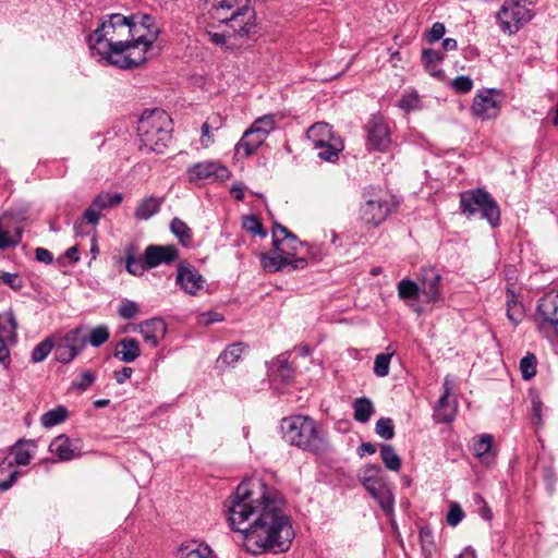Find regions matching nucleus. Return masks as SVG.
I'll return each instance as SVG.
<instances>
[{
    "instance_id": "6",
    "label": "nucleus",
    "mask_w": 558,
    "mask_h": 558,
    "mask_svg": "<svg viewBox=\"0 0 558 558\" xmlns=\"http://www.w3.org/2000/svg\"><path fill=\"white\" fill-rule=\"evenodd\" d=\"M159 29H151L148 33L131 36L124 39L121 47L111 53L107 62L119 69H133L143 64L147 59V51L158 37Z\"/></svg>"
},
{
    "instance_id": "19",
    "label": "nucleus",
    "mask_w": 558,
    "mask_h": 558,
    "mask_svg": "<svg viewBox=\"0 0 558 558\" xmlns=\"http://www.w3.org/2000/svg\"><path fill=\"white\" fill-rule=\"evenodd\" d=\"M49 450L56 453L60 461H70L82 456V444L80 439L59 435L50 442Z\"/></svg>"
},
{
    "instance_id": "29",
    "label": "nucleus",
    "mask_w": 558,
    "mask_h": 558,
    "mask_svg": "<svg viewBox=\"0 0 558 558\" xmlns=\"http://www.w3.org/2000/svg\"><path fill=\"white\" fill-rule=\"evenodd\" d=\"M17 322L12 311L0 313V337L7 341H16Z\"/></svg>"
},
{
    "instance_id": "57",
    "label": "nucleus",
    "mask_w": 558,
    "mask_h": 558,
    "mask_svg": "<svg viewBox=\"0 0 558 558\" xmlns=\"http://www.w3.org/2000/svg\"><path fill=\"white\" fill-rule=\"evenodd\" d=\"M399 107L402 110L411 111L420 107V98L416 93H405L399 100Z\"/></svg>"
},
{
    "instance_id": "31",
    "label": "nucleus",
    "mask_w": 558,
    "mask_h": 558,
    "mask_svg": "<svg viewBox=\"0 0 558 558\" xmlns=\"http://www.w3.org/2000/svg\"><path fill=\"white\" fill-rule=\"evenodd\" d=\"M317 150V156L328 162H335L339 158V154L343 150L344 144L342 140H333V142L323 144L322 147H313Z\"/></svg>"
},
{
    "instance_id": "43",
    "label": "nucleus",
    "mask_w": 558,
    "mask_h": 558,
    "mask_svg": "<svg viewBox=\"0 0 558 558\" xmlns=\"http://www.w3.org/2000/svg\"><path fill=\"white\" fill-rule=\"evenodd\" d=\"M392 355L393 352L379 353L375 356L373 371L377 377H386L389 374Z\"/></svg>"
},
{
    "instance_id": "25",
    "label": "nucleus",
    "mask_w": 558,
    "mask_h": 558,
    "mask_svg": "<svg viewBox=\"0 0 558 558\" xmlns=\"http://www.w3.org/2000/svg\"><path fill=\"white\" fill-rule=\"evenodd\" d=\"M141 355L140 342L135 338H123L116 347L114 357L124 363H132Z\"/></svg>"
},
{
    "instance_id": "41",
    "label": "nucleus",
    "mask_w": 558,
    "mask_h": 558,
    "mask_svg": "<svg viewBox=\"0 0 558 558\" xmlns=\"http://www.w3.org/2000/svg\"><path fill=\"white\" fill-rule=\"evenodd\" d=\"M68 416V410L64 407H57L41 415L40 422L45 427H52L62 423Z\"/></svg>"
},
{
    "instance_id": "49",
    "label": "nucleus",
    "mask_w": 558,
    "mask_h": 558,
    "mask_svg": "<svg viewBox=\"0 0 558 558\" xmlns=\"http://www.w3.org/2000/svg\"><path fill=\"white\" fill-rule=\"evenodd\" d=\"M376 434L385 440H389L395 436L393 422L389 417H380L376 422L375 426Z\"/></svg>"
},
{
    "instance_id": "46",
    "label": "nucleus",
    "mask_w": 558,
    "mask_h": 558,
    "mask_svg": "<svg viewBox=\"0 0 558 558\" xmlns=\"http://www.w3.org/2000/svg\"><path fill=\"white\" fill-rule=\"evenodd\" d=\"M110 337L109 328L106 325H99L90 330L87 342L94 348H98L108 341Z\"/></svg>"
},
{
    "instance_id": "37",
    "label": "nucleus",
    "mask_w": 558,
    "mask_h": 558,
    "mask_svg": "<svg viewBox=\"0 0 558 558\" xmlns=\"http://www.w3.org/2000/svg\"><path fill=\"white\" fill-rule=\"evenodd\" d=\"M380 459L385 466L390 471L398 472L401 469V458L391 445L384 444L380 446Z\"/></svg>"
},
{
    "instance_id": "15",
    "label": "nucleus",
    "mask_w": 558,
    "mask_h": 558,
    "mask_svg": "<svg viewBox=\"0 0 558 558\" xmlns=\"http://www.w3.org/2000/svg\"><path fill=\"white\" fill-rule=\"evenodd\" d=\"M259 260L263 269L267 272H277L286 267H290V270L304 269L307 266V259L299 257L291 259L289 256L279 253L272 248V253H260Z\"/></svg>"
},
{
    "instance_id": "63",
    "label": "nucleus",
    "mask_w": 558,
    "mask_h": 558,
    "mask_svg": "<svg viewBox=\"0 0 558 558\" xmlns=\"http://www.w3.org/2000/svg\"><path fill=\"white\" fill-rule=\"evenodd\" d=\"M223 316L217 312H206L198 315L197 323L199 325L209 326L214 323L222 322Z\"/></svg>"
},
{
    "instance_id": "27",
    "label": "nucleus",
    "mask_w": 558,
    "mask_h": 558,
    "mask_svg": "<svg viewBox=\"0 0 558 558\" xmlns=\"http://www.w3.org/2000/svg\"><path fill=\"white\" fill-rule=\"evenodd\" d=\"M35 449L36 445L33 440H19L11 449L13 462L17 465L29 464Z\"/></svg>"
},
{
    "instance_id": "32",
    "label": "nucleus",
    "mask_w": 558,
    "mask_h": 558,
    "mask_svg": "<svg viewBox=\"0 0 558 558\" xmlns=\"http://www.w3.org/2000/svg\"><path fill=\"white\" fill-rule=\"evenodd\" d=\"M244 351V347L241 342H235L228 345L219 355L218 364L225 365L226 367H233Z\"/></svg>"
},
{
    "instance_id": "23",
    "label": "nucleus",
    "mask_w": 558,
    "mask_h": 558,
    "mask_svg": "<svg viewBox=\"0 0 558 558\" xmlns=\"http://www.w3.org/2000/svg\"><path fill=\"white\" fill-rule=\"evenodd\" d=\"M267 136L263 132L251 125L243 134L240 142L236 144L235 149L243 151L244 155L251 156L254 154L266 141Z\"/></svg>"
},
{
    "instance_id": "12",
    "label": "nucleus",
    "mask_w": 558,
    "mask_h": 558,
    "mask_svg": "<svg viewBox=\"0 0 558 558\" xmlns=\"http://www.w3.org/2000/svg\"><path fill=\"white\" fill-rule=\"evenodd\" d=\"M366 148L368 150L387 151L391 146V134L388 124L379 116H372L364 126Z\"/></svg>"
},
{
    "instance_id": "8",
    "label": "nucleus",
    "mask_w": 558,
    "mask_h": 558,
    "mask_svg": "<svg viewBox=\"0 0 558 558\" xmlns=\"http://www.w3.org/2000/svg\"><path fill=\"white\" fill-rule=\"evenodd\" d=\"M533 16L525 0H506L496 14L500 29L509 35L518 33Z\"/></svg>"
},
{
    "instance_id": "20",
    "label": "nucleus",
    "mask_w": 558,
    "mask_h": 558,
    "mask_svg": "<svg viewBox=\"0 0 558 558\" xmlns=\"http://www.w3.org/2000/svg\"><path fill=\"white\" fill-rule=\"evenodd\" d=\"M178 258V250L173 245H148L144 251V260L148 269L161 264L169 265Z\"/></svg>"
},
{
    "instance_id": "45",
    "label": "nucleus",
    "mask_w": 558,
    "mask_h": 558,
    "mask_svg": "<svg viewBox=\"0 0 558 558\" xmlns=\"http://www.w3.org/2000/svg\"><path fill=\"white\" fill-rule=\"evenodd\" d=\"M53 349L54 357L60 363H70L77 356V353L73 349H71L69 344L64 343L61 339L58 340Z\"/></svg>"
},
{
    "instance_id": "17",
    "label": "nucleus",
    "mask_w": 558,
    "mask_h": 558,
    "mask_svg": "<svg viewBox=\"0 0 558 558\" xmlns=\"http://www.w3.org/2000/svg\"><path fill=\"white\" fill-rule=\"evenodd\" d=\"M132 330L140 332L148 345L156 348L167 333V324L162 318L155 317L133 325Z\"/></svg>"
},
{
    "instance_id": "10",
    "label": "nucleus",
    "mask_w": 558,
    "mask_h": 558,
    "mask_svg": "<svg viewBox=\"0 0 558 558\" xmlns=\"http://www.w3.org/2000/svg\"><path fill=\"white\" fill-rule=\"evenodd\" d=\"M535 323L545 336L551 331L558 335V292H549L539 299Z\"/></svg>"
},
{
    "instance_id": "58",
    "label": "nucleus",
    "mask_w": 558,
    "mask_h": 558,
    "mask_svg": "<svg viewBox=\"0 0 558 558\" xmlns=\"http://www.w3.org/2000/svg\"><path fill=\"white\" fill-rule=\"evenodd\" d=\"M125 268L128 272L133 276H143L144 271L148 269L144 260V256L142 258L137 257L135 259L130 257V259H126L125 262Z\"/></svg>"
},
{
    "instance_id": "54",
    "label": "nucleus",
    "mask_w": 558,
    "mask_h": 558,
    "mask_svg": "<svg viewBox=\"0 0 558 558\" xmlns=\"http://www.w3.org/2000/svg\"><path fill=\"white\" fill-rule=\"evenodd\" d=\"M252 125L256 128L258 131L260 130L264 135L268 137L271 131L275 130V116L274 114H265L263 117L257 118Z\"/></svg>"
},
{
    "instance_id": "47",
    "label": "nucleus",
    "mask_w": 558,
    "mask_h": 558,
    "mask_svg": "<svg viewBox=\"0 0 558 558\" xmlns=\"http://www.w3.org/2000/svg\"><path fill=\"white\" fill-rule=\"evenodd\" d=\"M53 347L54 342L50 338L43 340L34 348L32 352V361L34 363L43 362L52 351Z\"/></svg>"
},
{
    "instance_id": "16",
    "label": "nucleus",
    "mask_w": 558,
    "mask_h": 558,
    "mask_svg": "<svg viewBox=\"0 0 558 558\" xmlns=\"http://www.w3.org/2000/svg\"><path fill=\"white\" fill-rule=\"evenodd\" d=\"M271 233L274 250L289 256L291 259H296L295 254L301 245L298 236L279 223L274 225Z\"/></svg>"
},
{
    "instance_id": "13",
    "label": "nucleus",
    "mask_w": 558,
    "mask_h": 558,
    "mask_svg": "<svg viewBox=\"0 0 558 558\" xmlns=\"http://www.w3.org/2000/svg\"><path fill=\"white\" fill-rule=\"evenodd\" d=\"M189 181L191 183H205L215 181H225L229 178L230 172L227 167L215 161H201L192 165L186 170Z\"/></svg>"
},
{
    "instance_id": "30",
    "label": "nucleus",
    "mask_w": 558,
    "mask_h": 558,
    "mask_svg": "<svg viewBox=\"0 0 558 558\" xmlns=\"http://www.w3.org/2000/svg\"><path fill=\"white\" fill-rule=\"evenodd\" d=\"M160 205L161 202L158 198L148 196L137 205L134 216L138 220H147L159 211Z\"/></svg>"
},
{
    "instance_id": "5",
    "label": "nucleus",
    "mask_w": 558,
    "mask_h": 558,
    "mask_svg": "<svg viewBox=\"0 0 558 558\" xmlns=\"http://www.w3.org/2000/svg\"><path fill=\"white\" fill-rule=\"evenodd\" d=\"M138 27L131 23L128 16L120 13L110 14L108 20L102 21L88 37L89 49L93 54H98L106 61L111 57L113 50L121 47L122 37L125 34L134 35Z\"/></svg>"
},
{
    "instance_id": "21",
    "label": "nucleus",
    "mask_w": 558,
    "mask_h": 558,
    "mask_svg": "<svg viewBox=\"0 0 558 558\" xmlns=\"http://www.w3.org/2000/svg\"><path fill=\"white\" fill-rule=\"evenodd\" d=\"M452 393V383L447 376L444 380V392L440 396L434 412V418L437 423H449L453 420L457 411V402L449 401Z\"/></svg>"
},
{
    "instance_id": "33",
    "label": "nucleus",
    "mask_w": 558,
    "mask_h": 558,
    "mask_svg": "<svg viewBox=\"0 0 558 558\" xmlns=\"http://www.w3.org/2000/svg\"><path fill=\"white\" fill-rule=\"evenodd\" d=\"M170 229L183 246L187 247L192 244L193 232L183 220L177 217L173 218L170 223Z\"/></svg>"
},
{
    "instance_id": "55",
    "label": "nucleus",
    "mask_w": 558,
    "mask_h": 558,
    "mask_svg": "<svg viewBox=\"0 0 558 558\" xmlns=\"http://www.w3.org/2000/svg\"><path fill=\"white\" fill-rule=\"evenodd\" d=\"M96 379L92 371H85L76 380L72 381L71 388L80 391H85L90 387Z\"/></svg>"
},
{
    "instance_id": "28",
    "label": "nucleus",
    "mask_w": 558,
    "mask_h": 558,
    "mask_svg": "<svg viewBox=\"0 0 558 558\" xmlns=\"http://www.w3.org/2000/svg\"><path fill=\"white\" fill-rule=\"evenodd\" d=\"M444 60V54L440 51L434 49H423L421 61L426 71L429 72L432 76L442 77L444 71L441 69H436V66L441 63Z\"/></svg>"
},
{
    "instance_id": "3",
    "label": "nucleus",
    "mask_w": 558,
    "mask_h": 558,
    "mask_svg": "<svg viewBox=\"0 0 558 558\" xmlns=\"http://www.w3.org/2000/svg\"><path fill=\"white\" fill-rule=\"evenodd\" d=\"M280 428L284 441L303 451L320 454L330 449L327 433L308 415L299 414L284 417Z\"/></svg>"
},
{
    "instance_id": "26",
    "label": "nucleus",
    "mask_w": 558,
    "mask_h": 558,
    "mask_svg": "<svg viewBox=\"0 0 558 558\" xmlns=\"http://www.w3.org/2000/svg\"><path fill=\"white\" fill-rule=\"evenodd\" d=\"M175 558H216V556L208 545L192 542L181 545Z\"/></svg>"
},
{
    "instance_id": "51",
    "label": "nucleus",
    "mask_w": 558,
    "mask_h": 558,
    "mask_svg": "<svg viewBox=\"0 0 558 558\" xmlns=\"http://www.w3.org/2000/svg\"><path fill=\"white\" fill-rule=\"evenodd\" d=\"M129 19L132 24H134L138 27V33H134L133 36H137L138 34L148 33L151 29H158V27L155 25V19L148 14L141 15L138 22L134 21L136 19V16H130Z\"/></svg>"
},
{
    "instance_id": "39",
    "label": "nucleus",
    "mask_w": 558,
    "mask_h": 558,
    "mask_svg": "<svg viewBox=\"0 0 558 558\" xmlns=\"http://www.w3.org/2000/svg\"><path fill=\"white\" fill-rule=\"evenodd\" d=\"M398 296L401 300H415L421 292L420 284L411 279H402L397 284Z\"/></svg>"
},
{
    "instance_id": "62",
    "label": "nucleus",
    "mask_w": 558,
    "mask_h": 558,
    "mask_svg": "<svg viewBox=\"0 0 558 558\" xmlns=\"http://www.w3.org/2000/svg\"><path fill=\"white\" fill-rule=\"evenodd\" d=\"M446 27L442 23L436 22L432 25V27L426 33V38L429 43H435L442 38L445 35Z\"/></svg>"
},
{
    "instance_id": "60",
    "label": "nucleus",
    "mask_w": 558,
    "mask_h": 558,
    "mask_svg": "<svg viewBox=\"0 0 558 558\" xmlns=\"http://www.w3.org/2000/svg\"><path fill=\"white\" fill-rule=\"evenodd\" d=\"M2 283L10 287L14 291H20L24 287V281L19 274L7 272L2 275Z\"/></svg>"
},
{
    "instance_id": "9",
    "label": "nucleus",
    "mask_w": 558,
    "mask_h": 558,
    "mask_svg": "<svg viewBox=\"0 0 558 558\" xmlns=\"http://www.w3.org/2000/svg\"><path fill=\"white\" fill-rule=\"evenodd\" d=\"M380 468L376 464L367 465L360 475V482L368 494L378 502L387 513L393 512L395 497L388 485L379 476Z\"/></svg>"
},
{
    "instance_id": "7",
    "label": "nucleus",
    "mask_w": 558,
    "mask_h": 558,
    "mask_svg": "<svg viewBox=\"0 0 558 558\" xmlns=\"http://www.w3.org/2000/svg\"><path fill=\"white\" fill-rule=\"evenodd\" d=\"M460 210L468 218L480 215L493 228L500 223V208L495 198L484 189H473L460 193Z\"/></svg>"
},
{
    "instance_id": "52",
    "label": "nucleus",
    "mask_w": 558,
    "mask_h": 558,
    "mask_svg": "<svg viewBox=\"0 0 558 558\" xmlns=\"http://www.w3.org/2000/svg\"><path fill=\"white\" fill-rule=\"evenodd\" d=\"M118 314L123 319H132L140 314V306L134 301L124 300L118 307Z\"/></svg>"
},
{
    "instance_id": "35",
    "label": "nucleus",
    "mask_w": 558,
    "mask_h": 558,
    "mask_svg": "<svg viewBox=\"0 0 558 558\" xmlns=\"http://www.w3.org/2000/svg\"><path fill=\"white\" fill-rule=\"evenodd\" d=\"M354 420L360 423H366L374 414V405L368 398H357L353 402Z\"/></svg>"
},
{
    "instance_id": "50",
    "label": "nucleus",
    "mask_w": 558,
    "mask_h": 558,
    "mask_svg": "<svg viewBox=\"0 0 558 558\" xmlns=\"http://www.w3.org/2000/svg\"><path fill=\"white\" fill-rule=\"evenodd\" d=\"M418 538L425 557L432 556L435 549L432 531L428 527H422L418 533Z\"/></svg>"
},
{
    "instance_id": "2",
    "label": "nucleus",
    "mask_w": 558,
    "mask_h": 558,
    "mask_svg": "<svg viewBox=\"0 0 558 558\" xmlns=\"http://www.w3.org/2000/svg\"><path fill=\"white\" fill-rule=\"evenodd\" d=\"M197 24L225 25L229 36L248 37L256 28V13L250 0H199Z\"/></svg>"
},
{
    "instance_id": "61",
    "label": "nucleus",
    "mask_w": 558,
    "mask_h": 558,
    "mask_svg": "<svg viewBox=\"0 0 558 558\" xmlns=\"http://www.w3.org/2000/svg\"><path fill=\"white\" fill-rule=\"evenodd\" d=\"M464 518V512L458 504H452L447 512V523L457 526Z\"/></svg>"
},
{
    "instance_id": "14",
    "label": "nucleus",
    "mask_w": 558,
    "mask_h": 558,
    "mask_svg": "<svg viewBox=\"0 0 558 558\" xmlns=\"http://www.w3.org/2000/svg\"><path fill=\"white\" fill-rule=\"evenodd\" d=\"M421 293L429 303H438L441 300L440 283L442 280L439 271L433 266H424L417 276Z\"/></svg>"
},
{
    "instance_id": "11",
    "label": "nucleus",
    "mask_w": 558,
    "mask_h": 558,
    "mask_svg": "<svg viewBox=\"0 0 558 558\" xmlns=\"http://www.w3.org/2000/svg\"><path fill=\"white\" fill-rule=\"evenodd\" d=\"M502 102V93L496 88L477 90L471 107L472 114L480 120H490L498 116Z\"/></svg>"
},
{
    "instance_id": "56",
    "label": "nucleus",
    "mask_w": 558,
    "mask_h": 558,
    "mask_svg": "<svg viewBox=\"0 0 558 558\" xmlns=\"http://www.w3.org/2000/svg\"><path fill=\"white\" fill-rule=\"evenodd\" d=\"M451 87L460 94H466L473 88V81L468 75H460L452 80Z\"/></svg>"
},
{
    "instance_id": "59",
    "label": "nucleus",
    "mask_w": 558,
    "mask_h": 558,
    "mask_svg": "<svg viewBox=\"0 0 558 558\" xmlns=\"http://www.w3.org/2000/svg\"><path fill=\"white\" fill-rule=\"evenodd\" d=\"M199 28H202L198 25ZM204 28V35L207 37V39L213 43L214 45L222 46L226 44V37L228 35V31L219 33L214 31L216 27H203Z\"/></svg>"
},
{
    "instance_id": "24",
    "label": "nucleus",
    "mask_w": 558,
    "mask_h": 558,
    "mask_svg": "<svg viewBox=\"0 0 558 558\" xmlns=\"http://www.w3.org/2000/svg\"><path fill=\"white\" fill-rule=\"evenodd\" d=\"M307 140L312 143L313 147H322L323 144L333 142V140H341L336 135L330 125L325 122H317L313 124L306 132Z\"/></svg>"
},
{
    "instance_id": "1",
    "label": "nucleus",
    "mask_w": 558,
    "mask_h": 558,
    "mask_svg": "<svg viewBox=\"0 0 558 558\" xmlns=\"http://www.w3.org/2000/svg\"><path fill=\"white\" fill-rule=\"evenodd\" d=\"M283 507L282 495L259 478L244 480L225 501L231 530L252 555L279 554L291 547L295 534Z\"/></svg>"
},
{
    "instance_id": "44",
    "label": "nucleus",
    "mask_w": 558,
    "mask_h": 558,
    "mask_svg": "<svg viewBox=\"0 0 558 558\" xmlns=\"http://www.w3.org/2000/svg\"><path fill=\"white\" fill-rule=\"evenodd\" d=\"M93 202L102 211L104 209L118 206L122 202V194L101 193Z\"/></svg>"
},
{
    "instance_id": "48",
    "label": "nucleus",
    "mask_w": 558,
    "mask_h": 558,
    "mask_svg": "<svg viewBox=\"0 0 558 558\" xmlns=\"http://www.w3.org/2000/svg\"><path fill=\"white\" fill-rule=\"evenodd\" d=\"M242 228L253 235L266 236L260 220L256 216H245L242 220Z\"/></svg>"
},
{
    "instance_id": "64",
    "label": "nucleus",
    "mask_w": 558,
    "mask_h": 558,
    "mask_svg": "<svg viewBox=\"0 0 558 558\" xmlns=\"http://www.w3.org/2000/svg\"><path fill=\"white\" fill-rule=\"evenodd\" d=\"M5 341L7 340L0 337V365L8 369L11 364V355Z\"/></svg>"
},
{
    "instance_id": "18",
    "label": "nucleus",
    "mask_w": 558,
    "mask_h": 558,
    "mask_svg": "<svg viewBox=\"0 0 558 558\" xmlns=\"http://www.w3.org/2000/svg\"><path fill=\"white\" fill-rule=\"evenodd\" d=\"M390 213V205L386 199H367L360 209L361 219L368 225L379 226Z\"/></svg>"
},
{
    "instance_id": "22",
    "label": "nucleus",
    "mask_w": 558,
    "mask_h": 558,
    "mask_svg": "<svg viewBox=\"0 0 558 558\" xmlns=\"http://www.w3.org/2000/svg\"><path fill=\"white\" fill-rule=\"evenodd\" d=\"M177 283L187 294L196 295L204 288L205 279L194 267L179 266Z\"/></svg>"
},
{
    "instance_id": "53",
    "label": "nucleus",
    "mask_w": 558,
    "mask_h": 558,
    "mask_svg": "<svg viewBox=\"0 0 558 558\" xmlns=\"http://www.w3.org/2000/svg\"><path fill=\"white\" fill-rule=\"evenodd\" d=\"M100 213L101 210L97 206H95V203L93 202L89 205V207L84 211L82 221H76L74 223V229L77 231L83 221H86L93 226H97L100 219Z\"/></svg>"
},
{
    "instance_id": "34",
    "label": "nucleus",
    "mask_w": 558,
    "mask_h": 558,
    "mask_svg": "<svg viewBox=\"0 0 558 558\" xmlns=\"http://www.w3.org/2000/svg\"><path fill=\"white\" fill-rule=\"evenodd\" d=\"M64 343L69 344L77 354L85 348L87 337L84 335L83 327H76L68 331L60 338Z\"/></svg>"
},
{
    "instance_id": "40",
    "label": "nucleus",
    "mask_w": 558,
    "mask_h": 558,
    "mask_svg": "<svg viewBox=\"0 0 558 558\" xmlns=\"http://www.w3.org/2000/svg\"><path fill=\"white\" fill-rule=\"evenodd\" d=\"M493 436L483 434L475 438L472 445V451L477 458H485L490 454L493 450Z\"/></svg>"
},
{
    "instance_id": "36",
    "label": "nucleus",
    "mask_w": 558,
    "mask_h": 558,
    "mask_svg": "<svg viewBox=\"0 0 558 558\" xmlns=\"http://www.w3.org/2000/svg\"><path fill=\"white\" fill-rule=\"evenodd\" d=\"M272 367L275 368L274 375L279 378L282 383H291L294 378V368L290 365L288 359L283 356L277 357L272 362Z\"/></svg>"
},
{
    "instance_id": "4",
    "label": "nucleus",
    "mask_w": 558,
    "mask_h": 558,
    "mask_svg": "<svg viewBox=\"0 0 558 558\" xmlns=\"http://www.w3.org/2000/svg\"><path fill=\"white\" fill-rule=\"evenodd\" d=\"M138 150L163 154L172 138V119L162 109L145 112L137 124Z\"/></svg>"
},
{
    "instance_id": "42",
    "label": "nucleus",
    "mask_w": 558,
    "mask_h": 558,
    "mask_svg": "<svg viewBox=\"0 0 558 558\" xmlns=\"http://www.w3.org/2000/svg\"><path fill=\"white\" fill-rule=\"evenodd\" d=\"M536 356L531 352L520 360V371L524 380H530L536 375Z\"/></svg>"
},
{
    "instance_id": "38",
    "label": "nucleus",
    "mask_w": 558,
    "mask_h": 558,
    "mask_svg": "<svg viewBox=\"0 0 558 558\" xmlns=\"http://www.w3.org/2000/svg\"><path fill=\"white\" fill-rule=\"evenodd\" d=\"M507 317L515 326L524 317V306L515 300L514 294L510 290L508 291L507 299Z\"/></svg>"
}]
</instances>
